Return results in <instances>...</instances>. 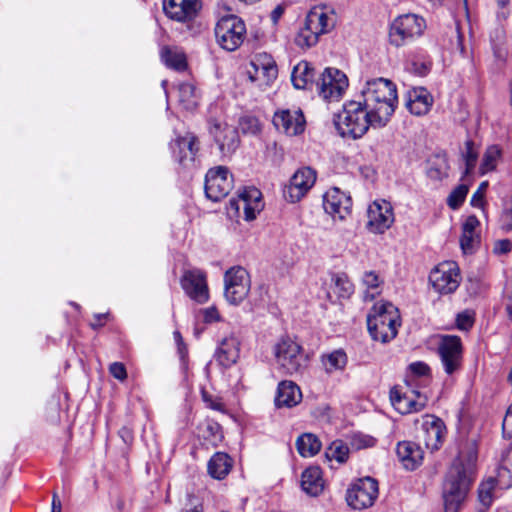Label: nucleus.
Segmentation results:
<instances>
[{
    "label": "nucleus",
    "instance_id": "a18cd8bd",
    "mask_svg": "<svg viewBox=\"0 0 512 512\" xmlns=\"http://www.w3.org/2000/svg\"><path fill=\"white\" fill-rule=\"evenodd\" d=\"M499 225L505 232L512 231V196L503 200Z\"/></svg>",
    "mask_w": 512,
    "mask_h": 512
},
{
    "label": "nucleus",
    "instance_id": "09e8293b",
    "mask_svg": "<svg viewBox=\"0 0 512 512\" xmlns=\"http://www.w3.org/2000/svg\"><path fill=\"white\" fill-rule=\"evenodd\" d=\"M240 129L245 134H256L260 131V123L257 118L244 116L239 121Z\"/></svg>",
    "mask_w": 512,
    "mask_h": 512
},
{
    "label": "nucleus",
    "instance_id": "052dcab7",
    "mask_svg": "<svg viewBox=\"0 0 512 512\" xmlns=\"http://www.w3.org/2000/svg\"><path fill=\"white\" fill-rule=\"evenodd\" d=\"M107 318V314H97L95 315V322L91 323L93 329H96L103 325V321Z\"/></svg>",
    "mask_w": 512,
    "mask_h": 512
},
{
    "label": "nucleus",
    "instance_id": "72a5a7b5",
    "mask_svg": "<svg viewBox=\"0 0 512 512\" xmlns=\"http://www.w3.org/2000/svg\"><path fill=\"white\" fill-rule=\"evenodd\" d=\"M233 466V460L224 452L215 453L208 462V473L215 479L225 478Z\"/></svg>",
    "mask_w": 512,
    "mask_h": 512
},
{
    "label": "nucleus",
    "instance_id": "c03bdc74",
    "mask_svg": "<svg viewBox=\"0 0 512 512\" xmlns=\"http://www.w3.org/2000/svg\"><path fill=\"white\" fill-rule=\"evenodd\" d=\"M500 149L497 146H490L486 150L482 163H481V172L485 174L495 169L497 160L500 157Z\"/></svg>",
    "mask_w": 512,
    "mask_h": 512
},
{
    "label": "nucleus",
    "instance_id": "c756f323",
    "mask_svg": "<svg viewBox=\"0 0 512 512\" xmlns=\"http://www.w3.org/2000/svg\"><path fill=\"white\" fill-rule=\"evenodd\" d=\"M301 399V390L294 382L284 380L279 383L275 396L277 407L290 408L300 403Z\"/></svg>",
    "mask_w": 512,
    "mask_h": 512
},
{
    "label": "nucleus",
    "instance_id": "58836bf2",
    "mask_svg": "<svg viewBox=\"0 0 512 512\" xmlns=\"http://www.w3.org/2000/svg\"><path fill=\"white\" fill-rule=\"evenodd\" d=\"M179 103L186 110H192L198 105L196 88L191 82H182L178 85Z\"/></svg>",
    "mask_w": 512,
    "mask_h": 512
},
{
    "label": "nucleus",
    "instance_id": "49530a36",
    "mask_svg": "<svg viewBox=\"0 0 512 512\" xmlns=\"http://www.w3.org/2000/svg\"><path fill=\"white\" fill-rule=\"evenodd\" d=\"M468 194V186L465 184H460L456 188H454L447 198V205L453 209H458L466 199Z\"/></svg>",
    "mask_w": 512,
    "mask_h": 512
},
{
    "label": "nucleus",
    "instance_id": "13d9d810",
    "mask_svg": "<svg viewBox=\"0 0 512 512\" xmlns=\"http://www.w3.org/2000/svg\"><path fill=\"white\" fill-rule=\"evenodd\" d=\"M410 371L416 376H426L430 372L429 366L421 361L413 362L409 365Z\"/></svg>",
    "mask_w": 512,
    "mask_h": 512
},
{
    "label": "nucleus",
    "instance_id": "338daca9",
    "mask_svg": "<svg viewBox=\"0 0 512 512\" xmlns=\"http://www.w3.org/2000/svg\"><path fill=\"white\" fill-rule=\"evenodd\" d=\"M496 1L501 8H505L507 6V4L509 3V0H496Z\"/></svg>",
    "mask_w": 512,
    "mask_h": 512
},
{
    "label": "nucleus",
    "instance_id": "393cba45",
    "mask_svg": "<svg viewBox=\"0 0 512 512\" xmlns=\"http://www.w3.org/2000/svg\"><path fill=\"white\" fill-rule=\"evenodd\" d=\"M390 400L394 408L401 414L421 411L427 404V397L417 391L401 394L398 390H391Z\"/></svg>",
    "mask_w": 512,
    "mask_h": 512
},
{
    "label": "nucleus",
    "instance_id": "774afa93",
    "mask_svg": "<svg viewBox=\"0 0 512 512\" xmlns=\"http://www.w3.org/2000/svg\"><path fill=\"white\" fill-rule=\"evenodd\" d=\"M420 69H421V70H419L420 74H426L428 71V66L425 64H421Z\"/></svg>",
    "mask_w": 512,
    "mask_h": 512
},
{
    "label": "nucleus",
    "instance_id": "1a4fd4ad",
    "mask_svg": "<svg viewBox=\"0 0 512 512\" xmlns=\"http://www.w3.org/2000/svg\"><path fill=\"white\" fill-rule=\"evenodd\" d=\"M378 482L372 477H363L354 481L346 492L347 504L356 510L371 507L378 498Z\"/></svg>",
    "mask_w": 512,
    "mask_h": 512
},
{
    "label": "nucleus",
    "instance_id": "3c124183",
    "mask_svg": "<svg viewBox=\"0 0 512 512\" xmlns=\"http://www.w3.org/2000/svg\"><path fill=\"white\" fill-rule=\"evenodd\" d=\"M202 399L206 403L207 407L216 410V411H225L224 403L221 401L220 398L213 397L211 394H209L207 391L202 390Z\"/></svg>",
    "mask_w": 512,
    "mask_h": 512
},
{
    "label": "nucleus",
    "instance_id": "f704fd0d",
    "mask_svg": "<svg viewBox=\"0 0 512 512\" xmlns=\"http://www.w3.org/2000/svg\"><path fill=\"white\" fill-rule=\"evenodd\" d=\"M321 363L328 374L343 371L348 363V357L343 349H336L321 356Z\"/></svg>",
    "mask_w": 512,
    "mask_h": 512
},
{
    "label": "nucleus",
    "instance_id": "8fccbe9b",
    "mask_svg": "<svg viewBox=\"0 0 512 512\" xmlns=\"http://www.w3.org/2000/svg\"><path fill=\"white\" fill-rule=\"evenodd\" d=\"M473 324H474V313L473 312H471L469 310H465V311L457 314L456 327L459 330L467 331L470 328H472Z\"/></svg>",
    "mask_w": 512,
    "mask_h": 512
},
{
    "label": "nucleus",
    "instance_id": "bf43d9fd",
    "mask_svg": "<svg viewBox=\"0 0 512 512\" xmlns=\"http://www.w3.org/2000/svg\"><path fill=\"white\" fill-rule=\"evenodd\" d=\"M283 13L284 9L281 6L275 7L271 12V20L273 21V23H277Z\"/></svg>",
    "mask_w": 512,
    "mask_h": 512
},
{
    "label": "nucleus",
    "instance_id": "20e7f679",
    "mask_svg": "<svg viewBox=\"0 0 512 512\" xmlns=\"http://www.w3.org/2000/svg\"><path fill=\"white\" fill-rule=\"evenodd\" d=\"M336 23V14L327 6H315L307 14L304 26L295 37V43L301 48H310L317 44L319 36L332 30Z\"/></svg>",
    "mask_w": 512,
    "mask_h": 512
},
{
    "label": "nucleus",
    "instance_id": "5fc2aeb1",
    "mask_svg": "<svg viewBox=\"0 0 512 512\" xmlns=\"http://www.w3.org/2000/svg\"><path fill=\"white\" fill-rule=\"evenodd\" d=\"M512 243L509 239H500L495 241L493 253L496 255H504L511 251Z\"/></svg>",
    "mask_w": 512,
    "mask_h": 512
},
{
    "label": "nucleus",
    "instance_id": "412c9836",
    "mask_svg": "<svg viewBox=\"0 0 512 512\" xmlns=\"http://www.w3.org/2000/svg\"><path fill=\"white\" fill-rule=\"evenodd\" d=\"M447 430L444 421L435 415H425L422 421V439L428 449L438 450Z\"/></svg>",
    "mask_w": 512,
    "mask_h": 512
},
{
    "label": "nucleus",
    "instance_id": "37998d69",
    "mask_svg": "<svg viewBox=\"0 0 512 512\" xmlns=\"http://www.w3.org/2000/svg\"><path fill=\"white\" fill-rule=\"evenodd\" d=\"M332 280L334 282V292L340 298H348L353 293V284L345 274H336Z\"/></svg>",
    "mask_w": 512,
    "mask_h": 512
},
{
    "label": "nucleus",
    "instance_id": "7c9ffc66",
    "mask_svg": "<svg viewBox=\"0 0 512 512\" xmlns=\"http://www.w3.org/2000/svg\"><path fill=\"white\" fill-rule=\"evenodd\" d=\"M239 357V342L234 336L225 337L216 352V360L224 367L236 363Z\"/></svg>",
    "mask_w": 512,
    "mask_h": 512
},
{
    "label": "nucleus",
    "instance_id": "4d7b16f0",
    "mask_svg": "<svg viewBox=\"0 0 512 512\" xmlns=\"http://www.w3.org/2000/svg\"><path fill=\"white\" fill-rule=\"evenodd\" d=\"M503 434L507 438L512 437V404L508 407L502 423Z\"/></svg>",
    "mask_w": 512,
    "mask_h": 512
},
{
    "label": "nucleus",
    "instance_id": "a211bd4d",
    "mask_svg": "<svg viewBox=\"0 0 512 512\" xmlns=\"http://www.w3.org/2000/svg\"><path fill=\"white\" fill-rule=\"evenodd\" d=\"M367 227L373 233H384L394 223L392 206L385 200H376L367 210Z\"/></svg>",
    "mask_w": 512,
    "mask_h": 512
},
{
    "label": "nucleus",
    "instance_id": "9b49d317",
    "mask_svg": "<svg viewBox=\"0 0 512 512\" xmlns=\"http://www.w3.org/2000/svg\"><path fill=\"white\" fill-rule=\"evenodd\" d=\"M248 272L240 267H232L224 275V295L226 300L234 305L241 303L250 291Z\"/></svg>",
    "mask_w": 512,
    "mask_h": 512
},
{
    "label": "nucleus",
    "instance_id": "aec40b11",
    "mask_svg": "<svg viewBox=\"0 0 512 512\" xmlns=\"http://www.w3.org/2000/svg\"><path fill=\"white\" fill-rule=\"evenodd\" d=\"M201 9L200 0H164L163 10L171 20L187 23L196 18Z\"/></svg>",
    "mask_w": 512,
    "mask_h": 512
},
{
    "label": "nucleus",
    "instance_id": "c85d7f7f",
    "mask_svg": "<svg viewBox=\"0 0 512 512\" xmlns=\"http://www.w3.org/2000/svg\"><path fill=\"white\" fill-rule=\"evenodd\" d=\"M479 225L480 222L475 215L468 216L462 225L460 245L465 254L473 253L480 243V236L477 232Z\"/></svg>",
    "mask_w": 512,
    "mask_h": 512
},
{
    "label": "nucleus",
    "instance_id": "79ce46f5",
    "mask_svg": "<svg viewBox=\"0 0 512 512\" xmlns=\"http://www.w3.org/2000/svg\"><path fill=\"white\" fill-rule=\"evenodd\" d=\"M325 456L328 460H336L338 463H344L349 456V447L341 440H336L326 449Z\"/></svg>",
    "mask_w": 512,
    "mask_h": 512
},
{
    "label": "nucleus",
    "instance_id": "39448f33",
    "mask_svg": "<svg viewBox=\"0 0 512 512\" xmlns=\"http://www.w3.org/2000/svg\"><path fill=\"white\" fill-rule=\"evenodd\" d=\"M334 124L342 137L361 138L372 126V116L360 101H348L335 115Z\"/></svg>",
    "mask_w": 512,
    "mask_h": 512
},
{
    "label": "nucleus",
    "instance_id": "473e14b6",
    "mask_svg": "<svg viewBox=\"0 0 512 512\" xmlns=\"http://www.w3.org/2000/svg\"><path fill=\"white\" fill-rule=\"evenodd\" d=\"M315 69L307 61H300L294 66L291 73V81L296 89H305L309 84H313L315 78Z\"/></svg>",
    "mask_w": 512,
    "mask_h": 512
},
{
    "label": "nucleus",
    "instance_id": "0eeeda50",
    "mask_svg": "<svg viewBox=\"0 0 512 512\" xmlns=\"http://www.w3.org/2000/svg\"><path fill=\"white\" fill-rule=\"evenodd\" d=\"M425 29L426 21L422 16L413 13L400 15L390 25V44L395 47L404 46L406 43L422 36Z\"/></svg>",
    "mask_w": 512,
    "mask_h": 512
},
{
    "label": "nucleus",
    "instance_id": "f3484780",
    "mask_svg": "<svg viewBox=\"0 0 512 512\" xmlns=\"http://www.w3.org/2000/svg\"><path fill=\"white\" fill-rule=\"evenodd\" d=\"M181 286L185 293L198 303H205L209 299L206 273L193 268L185 270L181 277Z\"/></svg>",
    "mask_w": 512,
    "mask_h": 512
},
{
    "label": "nucleus",
    "instance_id": "4be33fe9",
    "mask_svg": "<svg viewBox=\"0 0 512 512\" xmlns=\"http://www.w3.org/2000/svg\"><path fill=\"white\" fill-rule=\"evenodd\" d=\"M209 130L223 156L231 155L238 147V132L234 127L213 120Z\"/></svg>",
    "mask_w": 512,
    "mask_h": 512
},
{
    "label": "nucleus",
    "instance_id": "dca6fc26",
    "mask_svg": "<svg viewBox=\"0 0 512 512\" xmlns=\"http://www.w3.org/2000/svg\"><path fill=\"white\" fill-rule=\"evenodd\" d=\"M315 181L316 172L314 170L309 167L298 169L283 190L284 198L290 203L300 201L313 187Z\"/></svg>",
    "mask_w": 512,
    "mask_h": 512
},
{
    "label": "nucleus",
    "instance_id": "2eb2a0df",
    "mask_svg": "<svg viewBox=\"0 0 512 512\" xmlns=\"http://www.w3.org/2000/svg\"><path fill=\"white\" fill-rule=\"evenodd\" d=\"M233 187V177L223 166L210 169L205 177V194L207 198L218 202L228 195Z\"/></svg>",
    "mask_w": 512,
    "mask_h": 512
},
{
    "label": "nucleus",
    "instance_id": "c9c22d12",
    "mask_svg": "<svg viewBox=\"0 0 512 512\" xmlns=\"http://www.w3.org/2000/svg\"><path fill=\"white\" fill-rule=\"evenodd\" d=\"M298 453L303 457H312L321 449V442L318 437L312 433H304L296 440Z\"/></svg>",
    "mask_w": 512,
    "mask_h": 512
},
{
    "label": "nucleus",
    "instance_id": "ea45409f",
    "mask_svg": "<svg viewBox=\"0 0 512 512\" xmlns=\"http://www.w3.org/2000/svg\"><path fill=\"white\" fill-rule=\"evenodd\" d=\"M449 164L445 156L436 155L429 161L427 175L430 179L440 181L448 176Z\"/></svg>",
    "mask_w": 512,
    "mask_h": 512
},
{
    "label": "nucleus",
    "instance_id": "ddd939ff",
    "mask_svg": "<svg viewBox=\"0 0 512 512\" xmlns=\"http://www.w3.org/2000/svg\"><path fill=\"white\" fill-rule=\"evenodd\" d=\"M317 91L325 101H338L348 87V78L340 70L326 68L316 82Z\"/></svg>",
    "mask_w": 512,
    "mask_h": 512
},
{
    "label": "nucleus",
    "instance_id": "cd10ccee",
    "mask_svg": "<svg viewBox=\"0 0 512 512\" xmlns=\"http://www.w3.org/2000/svg\"><path fill=\"white\" fill-rule=\"evenodd\" d=\"M251 65L254 68V74L249 72L252 81L263 79L264 83L268 85L276 79L278 69L271 56L267 54L259 55L251 62Z\"/></svg>",
    "mask_w": 512,
    "mask_h": 512
},
{
    "label": "nucleus",
    "instance_id": "9d476101",
    "mask_svg": "<svg viewBox=\"0 0 512 512\" xmlns=\"http://www.w3.org/2000/svg\"><path fill=\"white\" fill-rule=\"evenodd\" d=\"M461 281L458 265L453 261L438 264L429 275V282L433 289L441 294L448 295L457 290Z\"/></svg>",
    "mask_w": 512,
    "mask_h": 512
},
{
    "label": "nucleus",
    "instance_id": "6e6552de",
    "mask_svg": "<svg viewBox=\"0 0 512 512\" xmlns=\"http://www.w3.org/2000/svg\"><path fill=\"white\" fill-rule=\"evenodd\" d=\"M245 36V23L235 15L222 17L216 24L215 37L217 43L227 51L238 49L243 43Z\"/></svg>",
    "mask_w": 512,
    "mask_h": 512
},
{
    "label": "nucleus",
    "instance_id": "603ef678",
    "mask_svg": "<svg viewBox=\"0 0 512 512\" xmlns=\"http://www.w3.org/2000/svg\"><path fill=\"white\" fill-rule=\"evenodd\" d=\"M488 187V182L484 181L482 182L478 189L474 192V194L471 197V205L474 207H481L484 202V195Z\"/></svg>",
    "mask_w": 512,
    "mask_h": 512
},
{
    "label": "nucleus",
    "instance_id": "2f4dec72",
    "mask_svg": "<svg viewBox=\"0 0 512 512\" xmlns=\"http://www.w3.org/2000/svg\"><path fill=\"white\" fill-rule=\"evenodd\" d=\"M302 489L311 496L319 495L324 489L322 471L317 466H310L305 469L301 476Z\"/></svg>",
    "mask_w": 512,
    "mask_h": 512
},
{
    "label": "nucleus",
    "instance_id": "e433bc0d",
    "mask_svg": "<svg viewBox=\"0 0 512 512\" xmlns=\"http://www.w3.org/2000/svg\"><path fill=\"white\" fill-rule=\"evenodd\" d=\"M161 58L166 66L177 71H183L187 67L184 52L177 47H164L161 50Z\"/></svg>",
    "mask_w": 512,
    "mask_h": 512
},
{
    "label": "nucleus",
    "instance_id": "b1692460",
    "mask_svg": "<svg viewBox=\"0 0 512 512\" xmlns=\"http://www.w3.org/2000/svg\"><path fill=\"white\" fill-rule=\"evenodd\" d=\"M170 146L173 157L183 166L193 163L199 151L198 139L192 133L177 137Z\"/></svg>",
    "mask_w": 512,
    "mask_h": 512
},
{
    "label": "nucleus",
    "instance_id": "5701e85b",
    "mask_svg": "<svg viewBox=\"0 0 512 512\" xmlns=\"http://www.w3.org/2000/svg\"><path fill=\"white\" fill-rule=\"evenodd\" d=\"M274 126L289 136L301 134L306 125L305 117L301 110H281L274 114Z\"/></svg>",
    "mask_w": 512,
    "mask_h": 512
},
{
    "label": "nucleus",
    "instance_id": "e2e57ef3",
    "mask_svg": "<svg viewBox=\"0 0 512 512\" xmlns=\"http://www.w3.org/2000/svg\"><path fill=\"white\" fill-rule=\"evenodd\" d=\"M51 512H61V502L58 499V496L56 493L53 494L52 511Z\"/></svg>",
    "mask_w": 512,
    "mask_h": 512
},
{
    "label": "nucleus",
    "instance_id": "a19ab883",
    "mask_svg": "<svg viewBox=\"0 0 512 512\" xmlns=\"http://www.w3.org/2000/svg\"><path fill=\"white\" fill-rule=\"evenodd\" d=\"M497 485V481L495 478L490 477L485 481H482L478 487V500L484 506L485 509H488L493 502V494Z\"/></svg>",
    "mask_w": 512,
    "mask_h": 512
},
{
    "label": "nucleus",
    "instance_id": "0e129e2a",
    "mask_svg": "<svg viewBox=\"0 0 512 512\" xmlns=\"http://www.w3.org/2000/svg\"><path fill=\"white\" fill-rule=\"evenodd\" d=\"M182 512H203V507L201 503H191V506L184 509Z\"/></svg>",
    "mask_w": 512,
    "mask_h": 512
},
{
    "label": "nucleus",
    "instance_id": "4c0bfd02",
    "mask_svg": "<svg viewBox=\"0 0 512 512\" xmlns=\"http://www.w3.org/2000/svg\"><path fill=\"white\" fill-rule=\"evenodd\" d=\"M362 283L366 287V290L364 292L365 301H372L377 295L381 293V286L383 284V280L375 271L371 270L364 272L362 277Z\"/></svg>",
    "mask_w": 512,
    "mask_h": 512
},
{
    "label": "nucleus",
    "instance_id": "f257e3e1",
    "mask_svg": "<svg viewBox=\"0 0 512 512\" xmlns=\"http://www.w3.org/2000/svg\"><path fill=\"white\" fill-rule=\"evenodd\" d=\"M478 443L468 437L459 444L458 454L452 461L443 483L445 512H459L476 477Z\"/></svg>",
    "mask_w": 512,
    "mask_h": 512
},
{
    "label": "nucleus",
    "instance_id": "f03ea898",
    "mask_svg": "<svg viewBox=\"0 0 512 512\" xmlns=\"http://www.w3.org/2000/svg\"><path fill=\"white\" fill-rule=\"evenodd\" d=\"M361 94L362 104L372 116V127L386 126L398 102L396 85L386 78L371 79L366 81Z\"/></svg>",
    "mask_w": 512,
    "mask_h": 512
},
{
    "label": "nucleus",
    "instance_id": "de8ad7c7",
    "mask_svg": "<svg viewBox=\"0 0 512 512\" xmlns=\"http://www.w3.org/2000/svg\"><path fill=\"white\" fill-rule=\"evenodd\" d=\"M478 153L474 149L472 141L465 143V151L463 153V159L465 161V175H468L475 167Z\"/></svg>",
    "mask_w": 512,
    "mask_h": 512
},
{
    "label": "nucleus",
    "instance_id": "6e6d98bb",
    "mask_svg": "<svg viewBox=\"0 0 512 512\" xmlns=\"http://www.w3.org/2000/svg\"><path fill=\"white\" fill-rule=\"evenodd\" d=\"M202 315L205 323H214L221 320V316L215 306L203 309Z\"/></svg>",
    "mask_w": 512,
    "mask_h": 512
},
{
    "label": "nucleus",
    "instance_id": "f8f14e48",
    "mask_svg": "<svg viewBox=\"0 0 512 512\" xmlns=\"http://www.w3.org/2000/svg\"><path fill=\"white\" fill-rule=\"evenodd\" d=\"M437 353L446 374L452 375L461 369L463 345L459 336L442 335L437 347Z\"/></svg>",
    "mask_w": 512,
    "mask_h": 512
},
{
    "label": "nucleus",
    "instance_id": "680f3d73",
    "mask_svg": "<svg viewBox=\"0 0 512 512\" xmlns=\"http://www.w3.org/2000/svg\"><path fill=\"white\" fill-rule=\"evenodd\" d=\"M502 467L504 470L511 471L512 470V451L508 453L506 458L503 460Z\"/></svg>",
    "mask_w": 512,
    "mask_h": 512
},
{
    "label": "nucleus",
    "instance_id": "4468645a",
    "mask_svg": "<svg viewBox=\"0 0 512 512\" xmlns=\"http://www.w3.org/2000/svg\"><path fill=\"white\" fill-rule=\"evenodd\" d=\"M261 196V192L257 188H245L237 198L229 200L228 211L229 213L233 212V216L240 217L241 210H243L245 220H254L262 209Z\"/></svg>",
    "mask_w": 512,
    "mask_h": 512
},
{
    "label": "nucleus",
    "instance_id": "bb28decb",
    "mask_svg": "<svg viewBox=\"0 0 512 512\" xmlns=\"http://www.w3.org/2000/svg\"><path fill=\"white\" fill-rule=\"evenodd\" d=\"M396 453L403 466L408 470H414L422 464L424 452L415 442H399Z\"/></svg>",
    "mask_w": 512,
    "mask_h": 512
},
{
    "label": "nucleus",
    "instance_id": "a878e982",
    "mask_svg": "<svg viewBox=\"0 0 512 512\" xmlns=\"http://www.w3.org/2000/svg\"><path fill=\"white\" fill-rule=\"evenodd\" d=\"M405 97L406 108L416 116L427 114L434 101L431 93L424 87H415L408 90Z\"/></svg>",
    "mask_w": 512,
    "mask_h": 512
},
{
    "label": "nucleus",
    "instance_id": "864d4df0",
    "mask_svg": "<svg viewBox=\"0 0 512 512\" xmlns=\"http://www.w3.org/2000/svg\"><path fill=\"white\" fill-rule=\"evenodd\" d=\"M110 374L120 380L123 381L127 378V371L123 363L114 362L109 366Z\"/></svg>",
    "mask_w": 512,
    "mask_h": 512
},
{
    "label": "nucleus",
    "instance_id": "7ed1b4c3",
    "mask_svg": "<svg viewBox=\"0 0 512 512\" xmlns=\"http://www.w3.org/2000/svg\"><path fill=\"white\" fill-rule=\"evenodd\" d=\"M367 326L371 337L382 343L394 339L400 326L398 308L391 302H377L367 316Z\"/></svg>",
    "mask_w": 512,
    "mask_h": 512
},
{
    "label": "nucleus",
    "instance_id": "69168bd1",
    "mask_svg": "<svg viewBox=\"0 0 512 512\" xmlns=\"http://www.w3.org/2000/svg\"><path fill=\"white\" fill-rule=\"evenodd\" d=\"M509 16V12L508 11H501L498 13V18H501V19H507Z\"/></svg>",
    "mask_w": 512,
    "mask_h": 512
},
{
    "label": "nucleus",
    "instance_id": "423d86ee",
    "mask_svg": "<svg viewBox=\"0 0 512 512\" xmlns=\"http://www.w3.org/2000/svg\"><path fill=\"white\" fill-rule=\"evenodd\" d=\"M277 369L285 375L302 373L308 358L300 344L289 337L281 338L274 346Z\"/></svg>",
    "mask_w": 512,
    "mask_h": 512
},
{
    "label": "nucleus",
    "instance_id": "6ab92c4d",
    "mask_svg": "<svg viewBox=\"0 0 512 512\" xmlns=\"http://www.w3.org/2000/svg\"><path fill=\"white\" fill-rule=\"evenodd\" d=\"M323 207L334 219L344 220L351 213L352 199L337 187H332L323 196Z\"/></svg>",
    "mask_w": 512,
    "mask_h": 512
}]
</instances>
